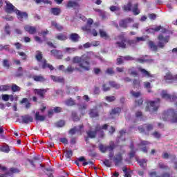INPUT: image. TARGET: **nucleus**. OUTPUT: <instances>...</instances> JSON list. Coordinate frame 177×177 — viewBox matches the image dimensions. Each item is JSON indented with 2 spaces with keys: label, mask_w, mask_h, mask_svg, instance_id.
<instances>
[{
  "label": "nucleus",
  "mask_w": 177,
  "mask_h": 177,
  "mask_svg": "<svg viewBox=\"0 0 177 177\" xmlns=\"http://www.w3.org/2000/svg\"><path fill=\"white\" fill-rule=\"evenodd\" d=\"M105 100L106 102H114L115 100V96H106L105 97Z\"/></svg>",
  "instance_id": "nucleus-55"
},
{
  "label": "nucleus",
  "mask_w": 177,
  "mask_h": 177,
  "mask_svg": "<svg viewBox=\"0 0 177 177\" xmlns=\"http://www.w3.org/2000/svg\"><path fill=\"white\" fill-rule=\"evenodd\" d=\"M100 37L104 38V39H109V38H110V37L109 36V35H107L106 31L102 29L100 30Z\"/></svg>",
  "instance_id": "nucleus-27"
},
{
  "label": "nucleus",
  "mask_w": 177,
  "mask_h": 177,
  "mask_svg": "<svg viewBox=\"0 0 177 177\" xmlns=\"http://www.w3.org/2000/svg\"><path fill=\"white\" fill-rule=\"evenodd\" d=\"M51 26H53V27H55V28L58 30V31H62V30H63V26L62 25L57 24V21H53L51 22Z\"/></svg>",
  "instance_id": "nucleus-25"
},
{
  "label": "nucleus",
  "mask_w": 177,
  "mask_h": 177,
  "mask_svg": "<svg viewBox=\"0 0 177 177\" xmlns=\"http://www.w3.org/2000/svg\"><path fill=\"white\" fill-rule=\"evenodd\" d=\"M55 39H57L58 41H67L68 37L66 33H58L55 35Z\"/></svg>",
  "instance_id": "nucleus-16"
},
{
  "label": "nucleus",
  "mask_w": 177,
  "mask_h": 177,
  "mask_svg": "<svg viewBox=\"0 0 177 177\" xmlns=\"http://www.w3.org/2000/svg\"><path fill=\"white\" fill-rule=\"evenodd\" d=\"M22 124H30V122H32L34 121V118L32 116L30 115H24L21 116Z\"/></svg>",
  "instance_id": "nucleus-12"
},
{
  "label": "nucleus",
  "mask_w": 177,
  "mask_h": 177,
  "mask_svg": "<svg viewBox=\"0 0 177 177\" xmlns=\"http://www.w3.org/2000/svg\"><path fill=\"white\" fill-rule=\"evenodd\" d=\"M35 118L36 121H45L46 117L44 115H39V112H36Z\"/></svg>",
  "instance_id": "nucleus-26"
},
{
  "label": "nucleus",
  "mask_w": 177,
  "mask_h": 177,
  "mask_svg": "<svg viewBox=\"0 0 177 177\" xmlns=\"http://www.w3.org/2000/svg\"><path fill=\"white\" fill-rule=\"evenodd\" d=\"M124 57H121L117 59V64H122L124 63Z\"/></svg>",
  "instance_id": "nucleus-63"
},
{
  "label": "nucleus",
  "mask_w": 177,
  "mask_h": 177,
  "mask_svg": "<svg viewBox=\"0 0 177 177\" xmlns=\"http://www.w3.org/2000/svg\"><path fill=\"white\" fill-rule=\"evenodd\" d=\"M131 7L132 4L131 3H129L123 6V10H125V12H129L131 11Z\"/></svg>",
  "instance_id": "nucleus-45"
},
{
  "label": "nucleus",
  "mask_w": 177,
  "mask_h": 177,
  "mask_svg": "<svg viewBox=\"0 0 177 177\" xmlns=\"http://www.w3.org/2000/svg\"><path fill=\"white\" fill-rule=\"evenodd\" d=\"M146 131H151L153 129V126L151 124H144Z\"/></svg>",
  "instance_id": "nucleus-62"
},
{
  "label": "nucleus",
  "mask_w": 177,
  "mask_h": 177,
  "mask_svg": "<svg viewBox=\"0 0 177 177\" xmlns=\"http://www.w3.org/2000/svg\"><path fill=\"white\" fill-rule=\"evenodd\" d=\"M86 31L89 32L92 35H93V37H97V31H96L95 29H90L89 30Z\"/></svg>",
  "instance_id": "nucleus-59"
},
{
  "label": "nucleus",
  "mask_w": 177,
  "mask_h": 177,
  "mask_svg": "<svg viewBox=\"0 0 177 177\" xmlns=\"http://www.w3.org/2000/svg\"><path fill=\"white\" fill-rule=\"evenodd\" d=\"M146 145H149V142L142 141L141 144L139 145L140 149L143 151V153H146L147 151V149L145 147H142V146H145Z\"/></svg>",
  "instance_id": "nucleus-29"
},
{
  "label": "nucleus",
  "mask_w": 177,
  "mask_h": 177,
  "mask_svg": "<svg viewBox=\"0 0 177 177\" xmlns=\"http://www.w3.org/2000/svg\"><path fill=\"white\" fill-rule=\"evenodd\" d=\"M130 93L131 96H133V97H139L140 96L142 95V93H140V91H131Z\"/></svg>",
  "instance_id": "nucleus-38"
},
{
  "label": "nucleus",
  "mask_w": 177,
  "mask_h": 177,
  "mask_svg": "<svg viewBox=\"0 0 177 177\" xmlns=\"http://www.w3.org/2000/svg\"><path fill=\"white\" fill-rule=\"evenodd\" d=\"M18 55L21 57L22 60H27V55L24 52H18Z\"/></svg>",
  "instance_id": "nucleus-56"
},
{
  "label": "nucleus",
  "mask_w": 177,
  "mask_h": 177,
  "mask_svg": "<svg viewBox=\"0 0 177 177\" xmlns=\"http://www.w3.org/2000/svg\"><path fill=\"white\" fill-rule=\"evenodd\" d=\"M32 79L37 82H44L46 81L45 77L42 75H34Z\"/></svg>",
  "instance_id": "nucleus-24"
},
{
  "label": "nucleus",
  "mask_w": 177,
  "mask_h": 177,
  "mask_svg": "<svg viewBox=\"0 0 177 177\" xmlns=\"http://www.w3.org/2000/svg\"><path fill=\"white\" fill-rule=\"evenodd\" d=\"M24 30L27 31L29 34H35L37 32V28L34 26L30 25H26L24 27Z\"/></svg>",
  "instance_id": "nucleus-15"
},
{
  "label": "nucleus",
  "mask_w": 177,
  "mask_h": 177,
  "mask_svg": "<svg viewBox=\"0 0 177 177\" xmlns=\"http://www.w3.org/2000/svg\"><path fill=\"white\" fill-rule=\"evenodd\" d=\"M104 165L105 167H111V161H110L109 159H106L104 162H103Z\"/></svg>",
  "instance_id": "nucleus-58"
},
{
  "label": "nucleus",
  "mask_w": 177,
  "mask_h": 177,
  "mask_svg": "<svg viewBox=\"0 0 177 177\" xmlns=\"http://www.w3.org/2000/svg\"><path fill=\"white\" fill-rule=\"evenodd\" d=\"M46 175H48V177H53V170L52 169V168H47L46 169Z\"/></svg>",
  "instance_id": "nucleus-47"
},
{
  "label": "nucleus",
  "mask_w": 177,
  "mask_h": 177,
  "mask_svg": "<svg viewBox=\"0 0 177 177\" xmlns=\"http://www.w3.org/2000/svg\"><path fill=\"white\" fill-rule=\"evenodd\" d=\"M11 89L12 91V92H19L20 91V88L19 87V86L16 85V84H12Z\"/></svg>",
  "instance_id": "nucleus-52"
},
{
  "label": "nucleus",
  "mask_w": 177,
  "mask_h": 177,
  "mask_svg": "<svg viewBox=\"0 0 177 177\" xmlns=\"http://www.w3.org/2000/svg\"><path fill=\"white\" fill-rule=\"evenodd\" d=\"M111 12H115L118 15H120V8L118 6H112L110 7Z\"/></svg>",
  "instance_id": "nucleus-31"
},
{
  "label": "nucleus",
  "mask_w": 177,
  "mask_h": 177,
  "mask_svg": "<svg viewBox=\"0 0 177 177\" xmlns=\"http://www.w3.org/2000/svg\"><path fill=\"white\" fill-rule=\"evenodd\" d=\"M114 150V144H111L109 146H106V151H113Z\"/></svg>",
  "instance_id": "nucleus-60"
},
{
  "label": "nucleus",
  "mask_w": 177,
  "mask_h": 177,
  "mask_svg": "<svg viewBox=\"0 0 177 177\" xmlns=\"http://www.w3.org/2000/svg\"><path fill=\"white\" fill-rule=\"evenodd\" d=\"M99 149L102 153H106V151H107L106 146H104L102 144L99 145Z\"/></svg>",
  "instance_id": "nucleus-50"
},
{
  "label": "nucleus",
  "mask_w": 177,
  "mask_h": 177,
  "mask_svg": "<svg viewBox=\"0 0 177 177\" xmlns=\"http://www.w3.org/2000/svg\"><path fill=\"white\" fill-rule=\"evenodd\" d=\"M3 66L6 68H9V67H10V64H9V60L3 59Z\"/></svg>",
  "instance_id": "nucleus-54"
},
{
  "label": "nucleus",
  "mask_w": 177,
  "mask_h": 177,
  "mask_svg": "<svg viewBox=\"0 0 177 177\" xmlns=\"http://www.w3.org/2000/svg\"><path fill=\"white\" fill-rule=\"evenodd\" d=\"M149 176H150L151 177H160V176H158V175L157 174V172H156V171L150 172V173H149Z\"/></svg>",
  "instance_id": "nucleus-64"
},
{
  "label": "nucleus",
  "mask_w": 177,
  "mask_h": 177,
  "mask_svg": "<svg viewBox=\"0 0 177 177\" xmlns=\"http://www.w3.org/2000/svg\"><path fill=\"white\" fill-rule=\"evenodd\" d=\"M125 154V151L122 150L118 153H117L114 158L113 161L115 164V165H118L119 164H121L122 162V155Z\"/></svg>",
  "instance_id": "nucleus-10"
},
{
  "label": "nucleus",
  "mask_w": 177,
  "mask_h": 177,
  "mask_svg": "<svg viewBox=\"0 0 177 177\" xmlns=\"http://www.w3.org/2000/svg\"><path fill=\"white\" fill-rule=\"evenodd\" d=\"M109 85L115 89H120L121 88V85L117 84L115 82H109Z\"/></svg>",
  "instance_id": "nucleus-42"
},
{
  "label": "nucleus",
  "mask_w": 177,
  "mask_h": 177,
  "mask_svg": "<svg viewBox=\"0 0 177 177\" xmlns=\"http://www.w3.org/2000/svg\"><path fill=\"white\" fill-rule=\"evenodd\" d=\"M139 71L142 73V74L144 75V77H151V75L149 71H146L145 69L142 68H138Z\"/></svg>",
  "instance_id": "nucleus-28"
},
{
  "label": "nucleus",
  "mask_w": 177,
  "mask_h": 177,
  "mask_svg": "<svg viewBox=\"0 0 177 177\" xmlns=\"http://www.w3.org/2000/svg\"><path fill=\"white\" fill-rule=\"evenodd\" d=\"M109 125L104 124L103 126H100V124H97L95 126V131H93L92 130H90L87 131V135L88 138H91V139H93L96 138V133H98L100 138H104V131L107 130V127Z\"/></svg>",
  "instance_id": "nucleus-3"
},
{
  "label": "nucleus",
  "mask_w": 177,
  "mask_h": 177,
  "mask_svg": "<svg viewBox=\"0 0 177 177\" xmlns=\"http://www.w3.org/2000/svg\"><path fill=\"white\" fill-rule=\"evenodd\" d=\"M158 39L159 41L158 46H159V48H164L165 44H167L168 41H169V37L164 36L163 35H160L158 37Z\"/></svg>",
  "instance_id": "nucleus-7"
},
{
  "label": "nucleus",
  "mask_w": 177,
  "mask_h": 177,
  "mask_svg": "<svg viewBox=\"0 0 177 177\" xmlns=\"http://www.w3.org/2000/svg\"><path fill=\"white\" fill-rule=\"evenodd\" d=\"M162 26H157L154 28H150V29H148L147 30V32H158L160 31V30H162Z\"/></svg>",
  "instance_id": "nucleus-32"
},
{
  "label": "nucleus",
  "mask_w": 177,
  "mask_h": 177,
  "mask_svg": "<svg viewBox=\"0 0 177 177\" xmlns=\"http://www.w3.org/2000/svg\"><path fill=\"white\" fill-rule=\"evenodd\" d=\"M65 104H66V106H74L75 104V102L73 99L70 98L65 101Z\"/></svg>",
  "instance_id": "nucleus-44"
},
{
  "label": "nucleus",
  "mask_w": 177,
  "mask_h": 177,
  "mask_svg": "<svg viewBox=\"0 0 177 177\" xmlns=\"http://www.w3.org/2000/svg\"><path fill=\"white\" fill-rule=\"evenodd\" d=\"M64 153L66 158H71V157H73V151L71 150H66L65 151Z\"/></svg>",
  "instance_id": "nucleus-48"
},
{
  "label": "nucleus",
  "mask_w": 177,
  "mask_h": 177,
  "mask_svg": "<svg viewBox=\"0 0 177 177\" xmlns=\"http://www.w3.org/2000/svg\"><path fill=\"white\" fill-rule=\"evenodd\" d=\"M149 46L152 50H157V46L154 44V42L150 41H149Z\"/></svg>",
  "instance_id": "nucleus-49"
},
{
  "label": "nucleus",
  "mask_w": 177,
  "mask_h": 177,
  "mask_svg": "<svg viewBox=\"0 0 177 177\" xmlns=\"http://www.w3.org/2000/svg\"><path fill=\"white\" fill-rule=\"evenodd\" d=\"M118 41L115 43V45L118 48H121L122 49H125L127 48V39L124 37V35L119 36L118 37Z\"/></svg>",
  "instance_id": "nucleus-8"
},
{
  "label": "nucleus",
  "mask_w": 177,
  "mask_h": 177,
  "mask_svg": "<svg viewBox=\"0 0 177 177\" xmlns=\"http://www.w3.org/2000/svg\"><path fill=\"white\" fill-rule=\"evenodd\" d=\"M160 107V99H157L155 101H150L148 102L145 108V111H150V113H154L157 111Z\"/></svg>",
  "instance_id": "nucleus-5"
},
{
  "label": "nucleus",
  "mask_w": 177,
  "mask_h": 177,
  "mask_svg": "<svg viewBox=\"0 0 177 177\" xmlns=\"http://www.w3.org/2000/svg\"><path fill=\"white\" fill-rule=\"evenodd\" d=\"M89 55H82V57H75L73 59V63H76L78 67L77 68L79 73H84V71H89L91 70V62Z\"/></svg>",
  "instance_id": "nucleus-1"
},
{
  "label": "nucleus",
  "mask_w": 177,
  "mask_h": 177,
  "mask_svg": "<svg viewBox=\"0 0 177 177\" xmlns=\"http://www.w3.org/2000/svg\"><path fill=\"white\" fill-rule=\"evenodd\" d=\"M64 51L65 53H74V52H77L76 48H66Z\"/></svg>",
  "instance_id": "nucleus-33"
},
{
  "label": "nucleus",
  "mask_w": 177,
  "mask_h": 177,
  "mask_svg": "<svg viewBox=\"0 0 177 177\" xmlns=\"http://www.w3.org/2000/svg\"><path fill=\"white\" fill-rule=\"evenodd\" d=\"M130 152L129 153L130 158H133L135 157V153L136 151H138V149H135V147L133 146V144H131L130 145Z\"/></svg>",
  "instance_id": "nucleus-21"
},
{
  "label": "nucleus",
  "mask_w": 177,
  "mask_h": 177,
  "mask_svg": "<svg viewBox=\"0 0 177 177\" xmlns=\"http://www.w3.org/2000/svg\"><path fill=\"white\" fill-rule=\"evenodd\" d=\"M122 171L124 174V177H131V173L129 172L128 168L124 167L122 168Z\"/></svg>",
  "instance_id": "nucleus-43"
},
{
  "label": "nucleus",
  "mask_w": 177,
  "mask_h": 177,
  "mask_svg": "<svg viewBox=\"0 0 177 177\" xmlns=\"http://www.w3.org/2000/svg\"><path fill=\"white\" fill-rule=\"evenodd\" d=\"M9 89H10V86L8 85H2L0 86V91H2L3 92L6 91H9Z\"/></svg>",
  "instance_id": "nucleus-51"
},
{
  "label": "nucleus",
  "mask_w": 177,
  "mask_h": 177,
  "mask_svg": "<svg viewBox=\"0 0 177 177\" xmlns=\"http://www.w3.org/2000/svg\"><path fill=\"white\" fill-rule=\"evenodd\" d=\"M77 6H78V3L75 1H69L68 2V4H67L68 8H77Z\"/></svg>",
  "instance_id": "nucleus-36"
},
{
  "label": "nucleus",
  "mask_w": 177,
  "mask_h": 177,
  "mask_svg": "<svg viewBox=\"0 0 177 177\" xmlns=\"http://www.w3.org/2000/svg\"><path fill=\"white\" fill-rule=\"evenodd\" d=\"M55 125L58 128H62V127H64V121L60 120V121L57 122V123H55Z\"/></svg>",
  "instance_id": "nucleus-57"
},
{
  "label": "nucleus",
  "mask_w": 177,
  "mask_h": 177,
  "mask_svg": "<svg viewBox=\"0 0 177 177\" xmlns=\"http://www.w3.org/2000/svg\"><path fill=\"white\" fill-rule=\"evenodd\" d=\"M89 115H90V117L93 118L95 117H97V115H99V114L97 113V111H96V109H91L89 112Z\"/></svg>",
  "instance_id": "nucleus-35"
},
{
  "label": "nucleus",
  "mask_w": 177,
  "mask_h": 177,
  "mask_svg": "<svg viewBox=\"0 0 177 177\" xmlns=\"http://www.w3.org/2000/svg\"><path fill=\"white\" fill-rule=\"evenodd\" d=\"M74 62H73L71 65H69L67 68L64 70V73H68L71 74V73H74V71H78V67L74 66Z\"/></svg>",
  "instance_id": "nucleus-14"
},
{
  "label": "nucleus",
  "mask_w": 177,
  "mask_h": 177,
  "mask_svg": "<svg viewBox=\"0 0 177 177\" xmlns=\"http://www.w3.org/2000/svg\"><path fill=\"white\" fill-rule=\"evenodd\" d=\"M161 97L163 99H166V100H168V102H175V100H176L177 99L176 95H169L167 91H162Z\"/></svg>",
  "instance_id": "nucleus-9"
},
{
  "label": "nucleus",
  "mask_w": 177,
  "mask_h": 177,
  "mask_svg": "<svg viewBox=\"0 0 177 177\" xmlns=\"http://www.w3.org/2000/svg\"><path fill=\"white\" fill-rule=\"evenodd\" d=\"M35 57L38 62H41L42 68H49L50 70H55L53 66L47 63L46 59H42V53H41L40 51L36 52Z\"/></svg>",
  "instance_id": "nucleus-4"
},
{
  "label": "nucleus",
  "mask_w": 177,
  "mask_h": 177,
  "mask_svg": "<svg viewBox=\"0 0 177 177\" xmlns=\"http://www.w3.org/2000/svg\"><path fill=\"white\" fill-rule=\"evenodd\" d=\"M128 73L130 74V75H133V77H136V75H138V72L135 71V68H130L128 70Z\"/></svg>",
  "instance_id": "nucleus-40"
},
{
  "label": "nucleus",
  "mask_w": 177,
  "mask_h": 177,
  "mask_svg": "<svg viewBox=\"0 0 177 177\" xmlns=\"http://www.w3.org/2000/svg\"><path fill=\"white\" fill-rule=\"evenodd\" d=\"M93 24V19H88L87 20V25L86 26L82 27V30L83 31H89L91 30V26Z\"/></svg>",
  "instance_id": "nucleus-20"
},
{
  "label": "nucleus",
  "mask_w": 177,
  "mask_h": 177,
  "mask_svg": "<svg viewBox=\"0 0 177 177\" xmlns=\"http://www.w3.org/2000/svg\"><path fill=\"white\" fill-rule=\"evenodd\" d=\"M81 37H80V35L77 33H71L69 35V39L72 42H78L80 39Z\"/></svg>",
  "instance_id": "nucleus-18"
},
{
  "label": "nucleus",
  "mask_w": 177,
  "mask_h": 177,
  "mask_svg": "<svg viewBox=\"0 0 177 177\" xmlns=\"http://www.w3.org/2000/svg\"><path fill=\"white\" fill-rule=\"evenodd\" d=\"M124 60H126V62H132V60H136V62H139V63H145L146 60L142 59H135L129 55H127L123 57Z\"/></svg>",
  "instance_id": "nucleus-19"
},
{
  "label": "nucleus",
  "mask_w": 177,
  "mask_h": 177,
  "mask_svg": "<svg viewBox=\"0 0 177 177\" xmlns=\"http://www.w3.org/2000/svg\"><path fill=\"white\" fill-rule=\"evenodd\" d=\"M51 56H54L56 59H62L63 57V53L59 50H53L50 51Z\"/></svg>",
  "instance_id": "nucleus-17"
},
{
  "label": "nucleus",
  "mask_w": 177,
  "mask_h": 177,
  "mask_svg": "<svg viewBox=\"0 0 177 177\" xmlns=\"http://www.w3.org/2000/svg\"><path fill=\"white\" fill-rule=\"evenodd\" d=\"M60 12V8H55L51 9V13L54 15V16H59Z\"/></svg>",
  "instance_id": "nucleus-34"
},
{
  "label": "nucleus",
  "mask_w": 177,
  "mask_h": 177,
  "mask_svg": "<svg viewBox=\"0 0 177 177\" xmlns=\"http://www.w3.org/2000/svg\"><path fill=\"white\" fill-rule=\"evenodd\" d=\"M83 127H84L83 125H80L79 128L77 127H75L74 128L71 129L69 131V134L70 135H75V133H77V132L81 131V129L83 128Z\"/></svg>",
  "instance_id": "nucleus-23"
},
{
  "label": "nucleus",
  "mask_w": 177,
  "mask_h": 177,
  "mask_svg": "<svg viewBox=\"0 0 177 177\" xmlns=\"http://www.w3.org/2000/svg\"><path fill=\"white\" fill-rule=\"evenodd\" d=\"M132 12L133 13V15H135V16L139 15V13H140V10H139V9H138V4H135L133 8H132Z\"/></svg>",
  "instance_id": "nucleus-39"
},
{
  "label": "nucleus",
  "mask_w": 177,
  "mask_h": 177,
  "mask_svg": "<svg viewBox=\"0 0 177 177\" xmlns=\"http://www.w3.org/2000/svg\"><path fill=\"white\" fill-rule=\"evenodd\" d=\"M1 151H3V153H9L10 151V149H9L8 146H4L0 148Z\"/></svg>",
  "instance_id": "nucleus-53"
},
{
  "label": "nucleus",
  "mask_w": 177,
  "mask_h": 177,
  "mask_svg": "<svg viewBox=\"0 0 177 177\" xmlns=\"http://www.w3.org/2000/svg\"><path fill=\"white\" fill-rule=\"evenodd\" d=\"M87 108H88V105L86 104L79 105V110H81V111L86 110Z\"/></svg>",
  "instance_id": "nucleus-61"
},
{
  "label": "nucleus",
  "mask_w": 177,
  "mask_h": 177,
  "mask_svg": "<svg viewBox=\"0 0 177 177\" xmlns=\"http://www.w3.org/2000/svg\"><path fill=\"white\" fill-rule=\"evenodd\" d=\"M134 21L135 20L133 19V18L127 17V18L121 19L119 21V26L122 28H128V25L131 23H133Z\"/></svg>",
  "instance_id": "nucleus-6"
},
{
  "label": "nucleus",
  "mask_w": 177,
  "mask_h": 177,
  "mask_svg": "<svg viewBox=\"0 0 177 177\" xmlns=\"http://www.w3.org/2000/svg\"><path fill=\"white\" fill-rule=\"evenodd\" d=\"M119 113H121V108L117 107V108L112 109L110 114H111V115H114L115 114H118Z\"/></svg>",
  "instance_id": "nucleus-41"
},
{
  "label": "nucleus",
  "mask_w": 177,
  "mask_h": 177,
  "mask_svg": "<svg viewBox=\"0 0 177 177\" xmlns=\"http://www.w3.org/2000/svg\"><path fill=\"white\" fill-rule=\"evenodd\" d=\"M144 87L147 89V91L149 92V93H150V92H151V84H150V82H144Z\"/></svg>",
  "instance_id": "nucleus-37"
},
{
  "label": "nucleus",
  "mask_w": 177,
  "mask_h": 177,
  "mask_svg": "<svg viewBox=\"0 0 177 177\" xmlns=\"http://www.w3.org/2000/svg\"><path fill=\"white\" fill-rule=\"evenodd\" d=\"M50 78L53 80V81H54V82H63L64 81L63 78L60 77H56L55 75H51Z\"/></svg>",
  "instance_id": "nucleus-30"
},
{
  "label": "nucleus",
  "mask_w": 177,
  "mask_h": 177,
  "mask_svg": "<svg viewBox=\"0 0 177 177\" xmlns=\"http://www.w3.org/2000/svg\"><path fill=\"white\" fill-rule=\"evenodd\" d=\"M48 91H49L48 88H46V89H35L34 90V93H35V95H37L38 96H39V97H41V99H44V97H45V93H46V92H48Z\"/></svg>",
  "instance_id": "nucleus-13"
},
{
  "label": "nucleus",
  "mask_w": 177,
  "mask_h": 177,
  "mask_svg": "<svg viewBox=\"0 0 177 177\" xmlns=\"http://www.w3.org/2000/svg\"><path fill=\"white\" fill-rule=\"evenodd\" d=\"M6 12H8V13L15 12L17 15L19 20H20L21 21H23V19H27V17H28V14H27V12H23L17 10V8H16V7H15V6H13V4H12L8 1H6Z\"/></svg>",
  "instance_id": "nucleus-2"
},
{
  "label": "nucleus",
  "mask_w": 177,
  "mask_h": 177,
  "mask_svg": "<svg viewBox=\"0 0 177 177\" xmlns=\"http://www.w3.org/2000/svg\"><path fill=\"white\" fill-rule=\"evenodd\" d=\"M176 80H177V75L173 76L171 73H167L164 77V80L165 81V82L167 83L174 82V81H175Z\"/></svg>",
  "instance_id": "nucleus-11"
},
{
  "label": "nucleus",
  "mask_w": 177,
  "mask_h": 177,
  "mask_svg": "<svg viewBox=\"0 0 177 177\" xmlns=\"http://www.w3.org/2000/svg\"><path fill=\"white\" fill-rule=\"evenodd\" d=\"M138 162L141 167V168H143L145 169L146 167H147V159H139L138 160Z\"/></svg>",
  "instance_id": "nucleus-22"
},
{
  "label": "nucleus",
  "mask_w": 177,
  "mask_h": 177,
  "mask_svg": "<svg viewBox=\"0 0 177 177\" xmlns=\"http://www.w3.org/2000/svg\"><path fill=\"white\" fill-rule=\"evenodd\" d=\"M46 175H48V177H53V170L52 169V168H47L46 169Z\"/></svg>",
  "instance_id": "nucleus-46"
}]
</instances>
